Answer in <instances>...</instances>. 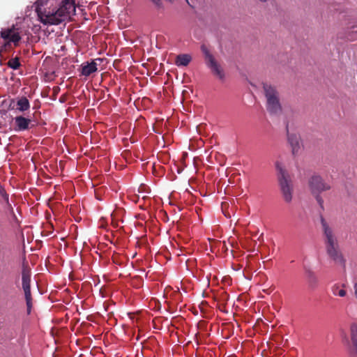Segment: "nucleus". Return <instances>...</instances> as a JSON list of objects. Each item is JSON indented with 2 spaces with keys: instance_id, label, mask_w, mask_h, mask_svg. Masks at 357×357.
Returning <instances> with one entry per match:
<instances>
[{
  "instance_id": "6e6552de",
  "label": "nucleus",
  "mask_w": 357,
  "mask_h": 357,
  "mask_svg": "<svg viewBox=\"0 0 357 357\" xmlns=\"http://www.w3.org/2000/svg\"><path fill=\"white\" fill-rule=\"evenodd\" d=\"M321 223L324 231V239L326 248L333 246L339 245L337 238L333 230L327 224L324 218H321Z\"/></svg>"
},
{
  "instance_id": "423d86ee",
  "label": "nucleus",
  "mask_w": 357,
  "mask_h": 357,
  "mask_svg": "<svg viewBox=\"0 0 357 357\" xmlns=\"http://www.w3.org/2000/svg\"><path fill=\"white\" fill-rule=\"evenodd\" d=\"M22 289L24 292V296L27 307V313L30 314L32 307V296L31 292V271L27 266L23 264L22 271Z\"/></svg>"
},
{
  "instance_id": "f03ea898",
  "label": "nucleus",
  "mask_w": 357,
  "mask_h": 357,
  "mask_svg": "<svg viewBox=\"0 0 357 357\" xmlns=\"http://www.w3.org/2000/svg\"><path fill=\"white\" fill-rule=\"evenodd\" d=\"M264 93L266 100V109L271 115L279 116L282 108L280 100V94L276 87L267 83L263 84Z\"/></svg>"
},
{
  "instance_id": "ddd939ff",
  "label": "nucleus",
  "mask_w": 357,
  "mask_h": 357,
  "mask_svg": "<svg viewBox=\"0 0 357 357\" xmlns=\"http://www.w3.org/2000/svg\"><path fill=\"white\" fill-rule=\"evenodd\" d=\"M350 337L352 344L351 351H357V324H352L350 326Z\"/></svg>"
},
{
  "instance_id": "20e7f679",
  "label": "nucleus",
  "mask_w": 357,
  "mask_h": 357,
  "mask_svg": "<svg viewBox=\"0 0 357 357\" xmlns=\"http://www.w3.org/2000/svg\"><path fill=\"white\" fill-rule=\"evenodd\" d=\"M278 171V179L282 197L285 202L290 203L293 198V186L289 176L279 164L276 165Z\"/></svg>"
},
{
  "instance_id": "dca6fc26",
  "label": "nucleus",
  "mask_w": 357,
  "mask_h": 357,
  "mask_svg": "<svg viewBox=\"0 0 357 357\" xmlns=\"http://www.w3.org/2000/svg\"><path fill=\"white\" fill-rule=\"evenodd\" d=\"M306 277L309 287L311 289L315 288L318 284V278L315 273L310 270L306 271Z\"/></svg>"
},
{
  "instance_id": "4468645a",
  "label": "nucleus",
  "mask_w": 357,
  "mask_h": 357,
  "mask_svg": "<svg viewBox=\"0 0 357 357\" xmlns=\"http://www.w3.org/2000/svg\"><path fill=\"white\" fill-rule=\"evenodd\" d=\"M192 60V57L190 54H178L175 61V64L177 66H187Z\"/></svg>"
},
{
  "instance_id": "39448f33",
  "label": "nucleus",
  "mask_w": 357,
  "mask_h": 357,
  "mask_svg": "<svg viewBox=\"0 0 357 357\" xmlns=\"http://www.w3.org/2000/svg\"><path fill=\"white\" fill-rule=\"evenodd\" d=\"M201 50L204 55L206 65L211 70L212 74L221 80L224 79L225 73L223 68L216 61L214 56L211 53L205 45H202L201 46Z\"/></svg>"
},
{
  "instance_id": "0eeeda50",
  "label": "nucleus",
  "mask_w": 357,
  "mask_h": 357,
  "mask_svg": "<svg viewBox=\"0 0 357 357\" xmlns=\"http://www.w3.org/2000/svg\"><path fill=\"white\" fill-rule=\"evenodd\" d=\"M1 38L6 43V47L10 45V43H13L15 46H17L21 40V36L18 29L12 26L10 28L2 29L1 31Z\"/></svg>"
},
{
  "instance_id": "393cba45",
  "label": "nucleus",
  "mask_w": 357,
  "mask_h": 357,
  "mask_svg": "<svg viewBox=\"0 0 357 357\" xmlns=\"http://www.w3.org/2000/svg\"><path fill=\"white\" fill-rule=\"evenodd\" d=\"M188 3V0H185Z\"/></svg>"
},
{
  "instance_id": "f3484780",
  "label": "nucleus",
  "mask_w": 357,
  "mask_h": 357,
  "mask_svg": "<svg viewBox=\"0 0 357 357\" xmlns=\"http://www.w3.org/2000/svg\"><path fill=\"white\" fill-rule=\"evenodd\" d=\"M7 65L9 68H10L13 70H17L20 67L21 63L20 62L19 58L15 57V58H13L11 59H10L8 61Z\"/></svg>"
},
{
  "instance_id": "f8f14e48",
  "label": "nucleus",
  "mask_w": 357,
  "mask_h": 357,
  "mask_svg": "<svg viewBox=\"0 0 357 357\" xmlns=\"http://www.w3.org/2000/svg\"><path fill=\"white\" fill-rule=\"evenodd\" d=\"M82 70L81 73L82 75H84L86 77L89 76L93 73L97 71V64L94 61H92L91 62H85L83 63L81 66Z\"/></svg>"
},
{
  "instance_id": "f257e3e1",
  "label": "nucleus",
  "mask_w": 357,
  "mask_h": 357,
  "mask_svg": "<svg viewBox=\"0 0 357 357\" xmlns=\"http://www.w3.org/2000/svg\"><path fill=\"white\" fill-rule=\"evenodd\" d=\"M36 12L43 24L58 25L75 14V0H37Z\"/></svg>"
},
{
  "instance_id": "4be33fe9",
  "label": "nucleus",
  "mask_w": 357,
  "mask_h": 357,
  "mask_svg": "<svg viewBox=\"0 0 357 357\" xmlns=\"http://www.w3.org/2000/svg\"><path fill=\"white\" fill-rule=\"evenodd\" d=\"M351 357H357V351H351Z\"/></svg>"
},
{
  "instance_id": "7ed1b4c3",
  "label": "nucleus",
  "mask_w": 357,
  "mask_h": 357,
  "mask_svg": "<svg viewBox=\"0 0 357 357\" xmlns=\"http://www.w3.org/2000/svg\"><path fill=\"white\" fill-rule=\"evenodd\" d=\"M308 185L311 193L314 197L320 208L324 210V199L321 196V193L329 190L331 188V185L325 182L321 176L314 174L309 178Z\"/></svg>"
},
{
  "instance_id": "9b49d317",
  "label": "nucleus",
  "mask_w": 357,
  "mask_h": 357,
  "mask_svg": "<svg viewBox=\"0 0 357 357\" xmlns=\"http://www.w3.org/2000/svg\"><path fill=\"white\" fill-rule=\"evenodd\" d=\"M31 120L22 116H18L15 118V130L24 131L28 130L30 127Z\"/></svg>"
},
{
  "instance_id": "b1692460",
  "label": "nucleus",
  "mask_w": 357,
  "mask_h": 357,
  "mask_svg": "<svg viewBox=\"0 0 357 357\" xmlns=\"http://www.w3.org/2000/svg\"><path fill=\"white\" fill-rule=\"evenodd\" d=\"M188 3V0H185Z\"/></svg>"
},
{
  "instance_id": "aec40b11",
  "label": "nucleus",
  "mask_w": 357,
  "mask_h": 357,
  "mask_svg": "<svg viewBox=\"0 0 357 357\" xmlns=\"http://www.w3.org/2000/svg\"><path fill=\"white\" fill-rule=\"evenodd\" d=\"M155 6L158 9H160L163 8L162 2L161 0H151Z\"/></svg>"
},
{
  "instance_id": "1a4fd4ad",
  "label": "nucleus",
  "mask_w": 357,
  "mask_h": 357,
  "mask_svg": "<svg viewBox=\"0 0 357 357\" xmlns=\"http://www.w3.org/2000/svg\"><path fill=\"white\" fill-rule=\"evenodd\" d=\"M328 257L336 264L345 268L346 260L340 250L339 245L329 247L326 248Z\"/></svg>"
},
{
  "instance_id": "2eb2a0df",
  "label": "nucleus",
  "mask_w": 357,
  "mask_h": 357,
  "mask_svg": "<svg viewBox=\"0 0 357 357\" xmlns=\"http://www.w3.org/2000/svg\"><path fill=\"white\" fill-rule=\"evenodd\" d=\"M29 107L30 103L29 100L26 97L23 96L18 98V100H17L16 108L18 111L23 112L28 110Z\"/></svg>"
},
{
  "instance_id": "6ab92c4d",
  "label": "nucleus",
  "mask_w": 357,
  "mask_h": 357,
  "mask_svg": "<svg viewBox=\"0 0 357 357\" xmlns=\"http://www.w3.org/2000/svg\"><path fill=\"white\" fill-rule=\"evenodd\" d=\"M2 198L3 199V200L5 201L6 204V206L7 208L10 210L11 211H13V207L11 206V204L9 203V196H8V194H4V195L2 197Z\"/></svg>"
},
{
  "instance_id": "a211bd4d",
  "label": "nucleus",
  "mask_w": 357,
  "mask_h": 357,
  "mask_svg": "<svg viewBox=\"0 0 357 357\" xmlns=\"http://www.w3.org/2000/svg\"><path fill=\"white\" fill-rule=\"evenodd\" d=\"M332 292L334 295H337L340 297H344L346 296L347 292L343 289H340L338 285H334L332 287Z\"/></svg>"
},
{
  "instance_id": "9d476101",
  "label": "nucleus",
  "mask_w": 357,
  "mask_h": 357,
  "mask_svg": "<svg viewBox=\"0 0 357 357\" xmlns=\"http://www.w3.org/2000/svg\"><path fill=\"white\" fill-rule=\"evenodd\" d=\"M288 142L291 147L293 155L298 154L301 149V138L300 136L294 133H287Z\"/></svg>"
},
{
  "instance_id": "412c9836",
  "label": "nucleus",
  "mask_w": 357,
  "mask_h": 357,
  "mask_svg": "<svg viewBox=\"0 0 357 357\" xmlns=\"http://www.w3.org/2000/svg\"><path fill=\"white\" fill-rule=\"evenodd\" d=\"M4 194H7V192H6L5 189L3 188H1V190H0V195L1 197H3L4 195Z\"/></svg>"
},
{
  "instance_id": "5701e85b",
  "label": "nucleus",
  "mask_w": 357,
  "mask_h": 357,
  "mask_svg": "<svg viewBox=\"0 0 357 357\" xmlns=\"http://www.w3.org/2000/svg\"><path fill=\"white\" fill-rule=\"evenodd\" d=\"M3 187L0 184V190H1V188H3Z\"/></svg>"
}]
</instances>
